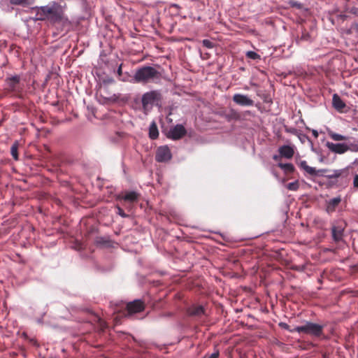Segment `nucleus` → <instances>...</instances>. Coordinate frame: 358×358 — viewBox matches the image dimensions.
I'll use <instances>...</instances> for the list:
<instances>
[{
    "label": "nucleus",
    "mask_w": 358,
    "mask_h": 358,
    "mask_svg": "<svg viewBox=\"0 0 358 358\" xmlns=\"http://www.w3.org/2000/svg\"><path fill=\"white\" fill-rule=\"evenodd\" d=\"M331 330L328 322H315V358H329L330 352L327 343Z\"/></svg>",
    "instance_id": "obj_1"
},
{
    "label": "nucleus",
    "mask_w": 358,
    "mask_h": 358,
    "mask_svg": "<svg viewBox=\"0 0 358 358\" xmlns=\"http://www.w3.org/2000/svg\"><path fill=\"white\" fill-rule=\"evenodd\" d=\"M36 19L37 20H45L46 19L55 22L62 19L64 10L59 3L52 2L50 4L36 7Z\"/></svg>",
    "instance_id": "obj_2"
},
{
    "label": "nucleus",
    "mask_w": 358,
    "mask_h": 358,
    "mask_svg": "<svg viewBox=\"0 0 358 358\" xmlns=\"http://www.w3.org/2000/svg\"><path fill=\"white\" fill-rule=\"evenodd\" d=\"M162 73L155 68L150 66H143L136 70L134 80L136 83H157L161 80Z\"/></svg>",
    "instance_id": "obj_3"
},
{
    "label": "nucleus",
    "mask_w": 358,
    "mask_h": 358,
    "mask_svg": "<svg viewBox=\"0 0 358 358\" xmlns=\"http://www.w3.org/2000/svg\"><path fill=\"white\" fill-rule=\"evenodd\" d=\"M161 100V94L159 91L152 90L145 93L142 96V104L145 109L157 103Z\"/></svg>",
    "instance_id": "obj_4"
},
{
    "label": "nucleus",
    "mask_w": 358,
    "mask_h": 358,
    "mask_svg": "<svg viewBox=\"0 0 358 358\" xmlns=\"http://www.w3.org/2000/svg\"><path fill=\"white\" fill-rule=\"evenodd\" d=\"M325 146L328 148L329 151L334 154L342 155L348 151L346 141L341 143H333L326 141Z\"/></svg>",
    "instance_id": "obj_5"
},
{
    "label": "nucleus",
    "mask_w": 358,
    "mask_h": 358,
    "mask_svg": "<svg viewBox=\"0 0 358 358\" xmlns=\"http://www.w3.org/2000/svg\"><path fill=\"white\" fill-rule=\"evenodd\" d=\"M171 152L170 149L168 146H161L158 148L156 155H155V159L158 162H166L169 161L171 159Z\"/></svg>",
    "instance_id": "obj_6"
},
{
    "label": "nucleus",
    "mask_w": 358,
    "mask_h": 358,
    "mask_svg": "<svg viewBox=\"0 0 358 358\" xmlns=\"http://www.w3.org/2000/svg\"><path fill=\"white\" fill-rule=\"evenodd\" d=\"M342 201V198L340 195L331 198L329 199H326L324 203V210L329 214L331 215L334 213L340 203Z\"/></svg>",
    "instance_id": "obj_7"
},
{
    "label": "nucleus",
    "mask_w": 358,
    "mask_h": 358,
    "mask_svg": "<svg viewBox=\"0 0 358 358\" xmlns=\"http://www.w3.org/2000/svg\"><path fill=\"white\" fill-rule=\"evenodd\" d=\"M186 134V129L182 124H177L171 128L167 134V137L172 140H178Z\"/></svg>",
    "instance_id": "obj_8"
},
{
    "label": "nucleus",
    "mask_w": 358,
    "mask_h": 358,
    "mask_svg": "<svg viewBox=\"0 0 358 358\" xmlns=\"http://www.w3.org/2000/svg\"><path fill=\"white\" fill-rule=\"evenodd\" d=\"M341 171H336V169H331L330 173L325 175L324 178L326 180L327 188L329 189L336 185L338 182V175Z\"/></svg>",
    "instance_id": "obj_9"
},
{
    "label": "nucleus",
    "mask_w": 358,
    "mask_h": 358,
    "mask_svg": "<svg viewBox=\"0 0 358 358\" xmlns=\"http://www.w3.org/2000/svg\"><path fill=\"white\" fill-rule=\"evenodd\" d=\"M331 103L332 107L340 113L343 112L347 108L345 102L337 93L333 94Z\"/></svg>",
    "instance_id": "obj_10"
},
{
    "label": "nucleus",
    "mask_w": 358,
    "mask_h": 358,
    "mask_svg": "<svg viewBox=\"0 0 358 358\" xmlns=\"http://www.w3.org/2000/svg\"><path fill=\"white\" fill-rule=\"evenodd\" d=\"M233 101L238 105L243 106H253L254 101L247 95L241 94H235L233 96Z\"/></svg>",
    "instance_id": "obj_11"
},
{
    "label": "nucleus",
    "mask_w": 358,
    "mask_h": 358,
    "mask_svg": "<svg viewBox=\"0 0 358 358\" xmlns=\"http://www.w3.org/2000/svg\"><path fill=\"white\" fill-rule=\"evenodd\" d=\"M355 165H358V158H356L353 162L350 163L346 167L341 169H336V171H341L339 172L338 180L341 182H346L348 180L350 170L352 169Z\"/></svg>",
    "instance_id": "obj_12"
},
{
    "label": "nucleus",
    "mask_w": 358,
    "mask_h": 358,
    "mask_svg": "<svg viewBox=\"0 0 358 358\" xmlns=\"http://www.w3.org/2000/svg\"><path fill=\"white\" fill-rule=\"evenodd\" d=\"M127 315H131L142 311L144 308L143 303L141 300H134L127 306Z\"/></svg>",
    "instance_id": "obj_13"
},
{
    "label": "nucleus",
    "mask_w": 358,
    "mask_h": 358,
    "mask_svg": "<svg viewBox=\"0 0 358 358\" xmlns=\"http://www.w3.org/2000/svg\"><path fill=\"white\" fill-rule=\"evenodd\" d=\"M290 331H296L299 333L313 334V323L308 322L305 324L297 326L294 329H290Z\"/></svg>",
    "instance_id": "obj_14"
},
{
    "label": "nucleus",
    "mask_w": 358,
    "mask_h": 358,
    "mask_svg": "<svg viewBox=\"0 0 358 358\" xmlns=\"http://www.w3.org/2000/svg\"><path fill=\"white\" fill-rule=\"evenodd\" d=\"M279 154L281 157L287 159H290L294 154V150L292 146L290 145H282L278 149Z\"/></svg>",
    "instance_id": "obj_15"
},
{
    "label": "nucleus",
    "mask_w": 358,
    "mask_h": 358,
    "mask_svg": "<svg viewBox=\"0 0 358 358\" xmlns=\"http://www.w3.org/2000/svg\"><path fill=\"white\" fill-rule=\"evenodd\" d=\"M331 236L335 242H340L343 238V229L338 226L331 227Z\"/></svg>",
    "instance_id": "obj_16"
},
{
    "label": "nucleus",
    "mask_w": 358,
    "mask_h": 358,
    "mask_svg": "<svg viewBox=\"0 0 358 358\" xmlns=\"http://www.w3.org/2000/svg\"><path fill=\"white\" fill-rule=\"evenodd\" d=\"M120 199L129 201L130 203H134L138 201V194L136 192H126L124 195L120 197Z\"/></svg>",
    "instance_id": "obj_17"
},
{
    "label": "nucleus",
    "mask_w": 358,
    "mask_h": 358,
    "mask_svg": "<svg viewBox=\"0 0 358 358\" xmlns=\"http://www.w3.org/2000/svg\"><path fill=\"white\" fill-rule=\"evenodd\" d=\"M19 82L20 77L18 76H13L6 80V85L10 90H14Z\"/></svg>",
    "instance_id": "obj_18"
},
{
    "label": "nucleus",
    "mask_w": 358,
    "mask_h": 358,
    "mask_svg": "<svg viewBox=\"0 0 358 358\" xmlns=\"http://www.w3.org/2000/svg\"><path fill=\"white\" fill-rule=\"evenodd\" d=\"M329 135L331 137V138L334 141H340L343 140L347 141L349 139V137L348 136H344L331 130L329 131Z\"/></svg>",
    "instance_id": "obj_19"
},
{
    "label": "nucleus",
    "mask_w": 358,
    "mask_h": 358,
    "mask_svg": "<svg viewBox=\"0 0 358 358\" xmlns=\"http://www.w3.org/2000/svg\"><path fill=\"white\" fill-rule=\"evenodd\" d=\"M159 136V131L157 124L155 122H152L149 127V136L152 139H156Z\"/></svg>",
    "instance_id": "obj_20"
},
{
    "label": "nucleus",
    "mask_w": 358,
    "mask_h": 358,
    "mask_svg": "<svg viewBox=\"0 0 358 358\" xmlns=\"http://www.w3.org/2000/svg\"><path fill=\"white\" fill-rule=\"evenodd\" d=\"M331 169H316L315 168V183H316V178H324L325 175L330 173Z\"/></svg>",
    "instance_id": "obj_21"
},
{
    "label": "nucleus",
    "mask_w": 358,
    "mask_h": 358,
    "mask_svg": "<svg viewBox=\"0 0 358 358\" xmlns=\"http://www.w3.org/2000/svg\"><path fill=\"white\" fill-rule=\"evenodd\" d=\"M188 313L190 315L199 316L203 313V308L201 306H192L189 308Z\"/></svg>",
    "instance_id": "obj_22"
},
{
    "label": "nucleus",
    "mask_w": 358,
    "mask_h": 358,
    "mask_svg": "<svg viewBox=\"0 0 358 358\" xmlns=\"http://www.w3.org/2000/svg\"><path fill=\"white\" fill-rule=\"evenodd\" d=\"M278 166L280 168H281L286 173H292L294 170V166L290 163H287V164L279 163Z\"/></svg>",
    "instance_id": "obj_23"
},
{
    "label": "nucleus",
    "mask_w": 358,
    "mask_h": 358,
    "mask_svg": "<svg viewBox=\"0 0 358 358\" xmlns=\"http://www.w3.org/2000/svg\"><path fill=\"white\" fill-rule=\"evenodd\" d=\"M320 93V90L317 91L315 90V99H314L315 106H316V105H317V104L322 105L324 102V96L321 95Z\"/></svg>",
    "instance_id": "obj_24"
},
{
    "label": "nucleus",
    "mask_w": 358,
    "mask_h": 358,
    "mask_svg": "<svg viewBox=\"0 0 358 358\" xmlns=\"http://www.w3.org/2000/svg\"><path fill=\"white\" fill-rule=\"evenodd\" d=\"M122 67V64H121L117 69V74L118 76V79L123 82L128 81L129 75L127 73L123 74Z\"/></svg>",
    "instance_id": "obj_25"
},
{
    "label": "nucleus",
    "mask_w": 358,
    "mask_h": 358,
    "mask_svg": "<svg viewBox=\"0 0 358 358\" xmlns=\"http://www.w3.org/2000/svg\"><path fill=\"white\" fill-rule=\"evenodd\" d=\"M327 235V231L319 228L315 227V237L317 236V238L319 241H322L323 238H324Z\"/></svg>",
    "instance_id": "obj_26"
},
{
    "label": "nucleus",
    "mask_w": 358,
    "mask_h": 358,
    "mask_svg": "<svg viewBox=\"0 0 358 358\" xmlns=\"http://www.w3.org/2000/svg\"><path fill=\"white\" fill-rule=\"evenodd\" d=\"M299 166L306 171L310 175L313 174V168L308 166L306 161H301L299 162Z\"/></svg>",
    "instance_id": "obj_27"
},
{
    "label": "nucleus",
    "mask_w": 358,
    "mask_h": 358,
    "mask_svg": "<svg viewBox=\"0 0 358 358\" xmlns=\"http://www.w3.org/2000/svg\"><path fill=\"white\" fill-rule=\"evenodd\" d=\"M344 11L346 13H349L356 17H358V8L355 6H349L346 5L344 8Z\"/></svg>",
    "instance_id": "obj_28"
},
{
    "label": "nucleus",
    "mask_w": 358,
    "mask_h": 358,
    "mask_svg": "<svg viewBox=\"0 0 358 358\" xmlns=\"http://www.w3.org/2000/svg\"><path fill=\"white\" fill-rule=\"evenodd\" d=\"M297 137L299 138V141L302 143H305L306 142H308L310 144V146H311L312 149H313V144L312 141L308 138V137L307 136H306L305 134H301L299 131V134L297 135Z\"/></svg>",
    "instance_id": "obj_29"
},
{
    "label": "nucleus",
    "mask_w": 358,
    "mask_h": 358,
    "mask_svg": "<svg viewBox=\"0 0 358 358\" xmlns=\"http://www.w3.org/2000/svg\"><path fill=\"white\" fill-rule=\"evenodd\" d=\"M348 151L350 150L351 152H358V143L355 142H351L350 141H346Z\"/></svg>",
    "instance_id": "obj_30"
},
{
    "label": "nucleus",
    "mask_w": 358,
    "mask_h": 358,
    "mask_svg": "<svg viewBox=\"0 0 358 358\" xmlns=\"http://www.w3.org/2000/svg\"><path fill=\"white\" fill-rule=\"evenodd\" d=\"M17 148H18V143L17 142L14 143L11 148H10V153L13 157L17 160L18 159V155H17Z\"/></svg>",
    "instance_id": "obj_31"
},
{
    "label": "nucleus",
    "mask_w": 358,
    "mask_h": 358,
    "mask_svg": "<svg viewBox=\"0 0 358 358\" xmlns=\"http://www.w3.org/2000/svg\"><path fill=\"white\" fill-rule=\"evenodd\" d=\"M315 153H316L317 155H319V161L320 162H323V163H326V164H329V163L331 162V161L329 160L328 158H327L326 157L322 155L321 153H320V150L316 148H315Z\"/></svg>",
    "instance_id": "obj_32"
},
{
    "label": "nucleus",
    "mask_w": 358,
    "mask_h": 358,
    "mask_svg": "<svg viewBox=\"0 0 358 358\" xmlns=\"http://www.w3.org/2000/svg\"><path fill=\"white\" fill-rule=\"evenodd\" d=\"M353 31H355L357 34L358 33V22H353L349 29L347 30V34H350Z\"/></svg>",
    "instance_id": "obj_33"
},
{
    "label": "nucleus",
    "mask_w": 358,
    "mask_h": 358,
    "mask_svg": "<svg viewBox=\"0 0 358 358\" xmlns=\"http://www.w3.org/2000/svg\"><path fill=\"white\" fill-rule=\"evenodd\" d=\"M245 55L248 58H250V59H254V60L260 59V55L254 51H248L246 52Z\"/></svg>",
    "instance_id": "obj_34"
},
{
    "label": "nucleus",
    "mask_w": 358,
    "mask_h": 358,
    "mask_svg": "<svg viewBox=\"0 0 358 358\" xmlns=\"http://www.w3.org/2000/svg\"><path fill=\"white\" fill-rule=\"evenodd\" d=\"M285 130L286 132L292 134H294V135H295L296 136H297V135L299 133V131L298 129H296L294 127H292L285 126Z\"/></svg>",
    "instance_id": "obj_35"
},
{
    "label": "nucleus",
    "mask_w": 358,
    "mask_h": 358,
    "mask_svg": "<svg viewBox=\"0 0 358 358\" xmlns=\"http://www.w3.org/2000/svg\"><path fill=\"white\" fill-rule=\"evenodd\" d=\"M349 17V16L345 14V13H339V14H336V20L339 21H341V22H344L345 20H346Z\"/></svg>",
    "instance_id": "obj_36"
},
{
    "label": "nucleus",
    "mask_w": 358,
    "mask_h": 358,
    "mask_svg": "<svg viewBox=\"0 0 358 358\" xmlns=\"http://www.w3.org/2000/svg\"><path fill=\"white\" fill-rule=\"evenodd\" d=\"M299 188V184L297 182H289L287 185V189L292 191H296Z\"/></svg>",
    "instance_id": "obj_37"
},
{
    "label": "nucleus",
    "mask_w": 358,
    "mask_h": 358,
    "mask_svg": "<svg viewBox=\"0 0 358 358\" xmlns=\"http://www.w3.org/2000/svg\"><path fill=\"white\" fill-rule=\"evenodd\" d=\"M320 187L325 186L327 187L326 180L324 178H316V183Z\"/></svg>",
    "instance_id": "obj_38"
},
{
    "label": "nucleus",
    "mask_w": 358,
    "mask_h": 358,
    "mask_svg": "<svg viewBox=\"0 0 358 358\" xmlns=\"http://www.w3.org/2000/svg\"><path fill=\"white\" fill-rule=\"evenodd\" d=\"M10 2L14 5H24L28 3V0H10Z\"/></svg>",
    "instance_id": "obj_39"
},
{
    "label": "nucleus",
    "mask_w": 358,
    "mask_h": 358,
    "mask_svg": "<svg viewBox=\"0 0 358 358\" xmlns=\"http://www.w3.org/2000/svg\"><path fill=\"white\" fill-rule=\"evenodd\" d=\"M202 44L204 47H206L207 48H213V43L208 39L203 40Z\"/></svg>",
    "instance_id": "obj_40"
},
{
    "label": "nucleus",
    "mask_w": 358,
    "mask_h": 358,
    "mask_svg": "<svg viewBox=\"0 0 358 358\" xmlns=\"http://www.w3.org/2000/svg\"><path fill=\"white\" fill-rule=\"evenodd\" d=\"M352 184H353V187L355 189H358V173H355L354 175Z\"/></svg>",
    "instance_id": "obj_41"
},
{
    "label": "nucleus",
    "mask_w": 358,
    "mask_h": 358,
    "mask_svg": "<svg viewBox=\"0 0 358 358\" xmlns=\"http://www.w3.org/2000/svg\"><path fill=\"white\" fill-rule=\"evenodd\" d=\"M329 20L331 22L332 24L335 25L336 24H338L339 22L338 20H336V16H334V15H330L329 17H328Z\"/></svg>",
    "instance_id": "obj_42"
},
{
    "label": "nucleus",
    "mask_w": 358,
    "mask_h": 358,
    "mask_svg": "<svg viewBox=\"0 0 358 358\" xmlns=\"http://www.w3.org/2000/svg\"><path fill=\"white\" fill-rule=\"evenodd\" d=\"M117 213L122 217H126L127 215L124 213V210L120 207H117Z\"/></svg>",
    "instance_id": "obj_43"
},
{
    "label": "nucleus",
    "mask_w": 358,
    "mask_h": 358,
    "mask_svg": "<svg viewBox=\"0 0 358 358\" xmlns=\"http://www.w3.org/2000/svg\"><path fill=\"white\" fill-rule=\"evenodd\" d=\"M323 277L321 275V272H320V277H317V283L320 284V286L317 287V289H320L322 287L320 286V285L322 284V282H323Z\"/></svg>",
    "instance_id": "obj_44"
},
{
    "label": "nucleus",
    "mask_w": 358,
    "mask_h": 358,
    "mask_svg": "<svg viewBox=\"0 0 358 358\" xmlns=\"http://www.w3.org/2000/svg\"><path fill=\"white\" fill-rule=\"evenodd\" d=\"M114 82V79L112 78H108L103 80V83L106 84H113Z\"/></svg>",
    "instance_id": "obj_45"
},
{
    "label": "nucleus",
    "mask_w": 358,
    "mask_h": 358,
    "mask_svg": "<svg viewBox=\"0 0 358 358\" xmlns=\"http://www.w3.org/2000/svg\"><path fill=\"white\" fill-rule=\"evenodd\" d=\"M219 357V352L216 351L212 353L208 358H218Z\"/></svg>",
    "instance_id": "obj_46"
},
{
    "label": "nucleus",
    "mask_w": 358,
    "mask_h": 358,
    "mask_svg": "<svg viewBox=\"0 0 358 358\" xmlns=\"http://www.w3.org/2000/svg\"><path fill=\"white\" fill-rule=\"evenodd\" d=\"M319 133H322V131H318L317 129H315V138H317L319 137Z\"/></svg>",
    "instance_id": "obj_47"
},
{
    "label": "nucleus",
    "mask_w": 358,
    "mask_h": 358,
    "mask_svg": "<svg viewBox=\"0 0 358 358\" xmlns=\"http://www.w3.org/2000/svg\"><path fill=\"white\" fill-rule=\"evenodd\" d=\"M314 71H315V81L316 80V73H319V71L317 68V66L315 65V69H314Z\"/></svg>",
    "instance_id": "obj_48"
},
{
    "label": "nucleus",
    "mask_w": 358,
    "mask_h": 358,
    "mask_svg": "<svg viewBox=\"0 0 358 358\" xmlns=\"http://www.w3.org/2000/svg\"><path fill=\"white\" fill-rule=\"evenodd\" d=\"M280 326L284 327L285 329H288L289 326L285 323H280Z\"/></svg>",
    "instance_id": "obj_49"
},
{
    "label": "nucleus",
    "mask_w": 358,
    "mask_h": 358,
    "mask_svg": "<svg viewBox=\"0 0 358 358\" xmlns=\"http://www.w3.org/2000/svg\"><path fill=\"white\" fill-rule=\"evenodd\" d=\"M320 141L325 144L326 141H327L325 138L324 136H322V138H320Z\"/></svg>",
    "instance_id": "obj_50"
},
{
    "label": "nucleus",
    "mask_w": 358,
    "mask_h": 358,
    "mask_svg": "<svg viewBox=\"0 0 358 358\" xmlns=\"http://www.w3.org/2000/svg\"><path fill=\"white\" fill-rule=\"evenodd\" d=\"M273 159H275V160H277V159H278V157L277 155H275V156L273 157Z\"/></svg>",
    "instance_id": "obj_51"
},
{
    "label": "nucleus",
    "mask_w": 358,
    "mask_h": 358,
    "mask_svg": "<svg viewBox=\"0 0 358 358\" xmlns=\"http://www.w3.org/2000/svg\"><path fill=\"white\" fill-rule=\"evenodd\" d=\"M314 259H315V263L316 262L317 259H316V253L315 252V257H314Z\"/></svg>",
    "instance_id": "obj_52"
},
{
    "label": "nucleus",
    "mask_w": 358,
    "mask_h": 358,
    "mask_svg": "<svg viewBox=\"0 0 358 358\" xmlns=\"http://www.w3.org/2000/svg\"><path fill=\"white\" fill-rule=\"evenodd\" d=\"M319 69H322V71L324 70L323 68L321 66H319Z\"/></svg>",
    "instance_id": "obj_53"
},
{
    "label": "nucleus",
    "mask_w": 358,
    "mask_h": 358,
    "mask_svg": "<svg viewBox=\"0 0 358 358\" xmlns=\"http://www.w3.org/2000/svg\"><path fill=\"white\" fill-rule=\"evenodd\" d=\"M319 69H322V71L324 70L323 68L321 66H319Z\"/></svg>",
    "instance_id": "obj_54"
},
{
    "label": "nucleus",
    "mask_w": 358,
    "mask_h": 358,
    "mask_svg": "<svg viewBox=\"0 0 358 358\" xmlns=\"http://www.w3.org/2000/svg\"><path fill=\"white\" fill-rule=\"evenodd\" d=\"M357 34H358V33H357Z\"/></svg>",
    "instance_id": "obj_55"
}]
</instances>
